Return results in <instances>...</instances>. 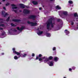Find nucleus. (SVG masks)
<instances>
[{
  "instance_id": "nucleus-22",
  "label": "nucleus",
  "mask_w": 78,
  "mask_h": 78,
  "mask_svg": "<svg viewBox=\"0 0 78 78\" xmlns=\"http://www.w3.org/2000/svg\"><path fill=\"white\" fill-rule=\"evenodd\" d=\"M5 12H2V14H3V15H4V17H5V15H4L5 14Z\"/></svg>"
},
{
  "instance_id": "nucleus-11",
  "label": "nucleus",
  "mask_w": 78,
  "mask_h": 78,
  "mask_svg": "<svg viewBox=\"0 0 78 78\" xmlns=\"http://www.w3.org/2000/svg\"><path fill=\"white\" fill-rule=\"evenodd\" d=\"M62 13L64 14V15H66L67 14V12L66 11H63L62 12Z\"/></svg>"
},
{
  "instance_id": "nucleus-8",
  "label": "nucleus",
  "mask_w": 78,
  "mask_h": 78,
  "mask_svg": "<svg viewBox=\"0 0 78 78\" xmlns=\"http://www.w3.org/2000/svg\"><path fill=\"white\" fill-rule=\"evenodd\" d=\"M36 17V16H34V15H30L29 16V19H34Z\"/></svg>"
},
{
  "instance_id": "nucleus-4",
  "label": "nucleus",
  "mask_w": 78,
  "mask_h": 78,
  "mask_svg": "<svg viewBox=\"0 0 78 78\" xmlns=\"http://www.w3.org/2000/svg\"><path fill=\"white\" fill-rule=\"evenodd\" d=\"M12 50L13 51V53H15V54H16V55H20V53L19 52H17L16 51H15V48H13Z\"/></svg>"
},
{
  "instance_id": "nucleus-5",
  "label": "nucleus",
  "mask_w": 78,
  "mask_h": 78,
  "mask_svg": "<svg viewBox=\"0 0 78 78\" xmlns=\"http://www.w3.org/2000/svg\"><path fill=\"white\" fill-rule=\"evenodd\" d=\"M43 33V32L42 31H41L40 30H38L37 32V34L38 35V36H40Z\"/></svg>"
},
{
  "instance_id": "nucleus-40",
  "label": "nucleus",
  "mask_w": 78,
  "mask_h": 78,
  "mask_svg": "<svg viewBox=\"0 0 78 78\" xmlns=\"http://www.w3.org/2000/svg\"><path fill=\"white\" fill-rule=\"evenodd\" d=\"M2 55H4V53H2Z\"/></svg>"
},
{
  "instance_id": "nucleus-1",
  "label": "nucleus",
  "mask_w": 78,
  "mask_h": 78,
  "mask_svg": "<svg viewBox=\"0 0 78 78\" xmlns=\"http://www.w3.org/2000/svg\"><path fill=\"white\" fill-rule=\"evenodd\" d=\"M55 23V21H54V20H49L47 23V29L48 30H49V28H50V27L51 28L53 27Z\"/></svg>"
},
{
  "instance_id": "nucleus-27",
  "label": "nucleus",
  "mask_w": 78,
  "mask_h": 78,
  "mask_svg": "<svg viewBox=\"0 0 78 78\" xmlns=\"http://www.w3.org/2000/svg\"><path fill=\"white\" fill-rule=\"evenodd\" d=\"M53 50H56V48L55 47H54L53 48Z\"/></svg>"
},
{
  "instance_id": "nucleus-19",
  "label": "nucleus",
  "mask_w": 78,
  "mask_h": 78,
  "mask_svg": "<svg viewBox=\"0 0 78 78\" xmlns=\"http://www.w3.org/2000/svg\"><path fill=\"white\" fill-rule=\"evenodd\" d=\"M68 2L70 4H72V3H73V1L70 0Z\"/></svg>"
},
{
  "instance_id": "nucleus-13",
  "label": "nucleus",
  "mask_w": 78,
  "mask_h": 78,
  "mask_svg": "<svg viewBox=\"0 0 78 78\" xmlns=\"http://www.w3.org/2000/svg\"><path fill=\"white\" fill-rule=\"evenodd\" d=\"M56 9H61V7L58 5H57L56 6Z\"/></svg>"
},
{
  "instance_id": "nucleus-34",
  "label": "nucleus",
  "mask_w": 78,
  "mask_h": 78,
  "mask_svg": "<svg viewBox=\"0 0 78 78\" xmlns=\"http://www.w3.org/2000/svg\"><path fill=\"white\" fill-rule=\"evenodd\" d=\"M9 19V17H8V19L7 20V21H8Z\"/></svg>"
},
{
  "instance_id": "nucleus-37",
  "label": "nucleus",
  "mask_w": 78,
  "mask_h": 78,
  "mask_svg": "<svg viewBox=\"0 0 78 78\" xmlns=\"http://www.w3.org/2000/svg\"><path fill=\"white\" fill-rule=\"evenodd\" d=\"M39 10H41V9H42V8H39Z\"/></svg>"
},
{
  "instance_id": "nucleus-10",
  "label": "nucleus",
  "mask_w": 78,
  "mask_h": 78,
  "mask_svg": "<svg viewBox=\"0 0 78 78\" xmlns=\"http://www.w3.org/2000/svg\"><path fill=\"white\" fill-rule=\"evenodd\" d=\"M65 33H66V35H68V34L70 33L69 31H67V30H65Z\"/></svg>"
},
{
  "instance_id": "nucleus-25",
  "label": "nucleus",
  "mask_w": 78,
  "mask_h": 78,
  "mask_svg": "<svg viewBox=\"0 0 78 78\" xmlns=\"http://www.w3.org/2000/svg\"><path fill=\"white\" fill-rule=\"evenodd\" d=\"M0 26H2V27H4V25L1 24V23H0Z\"/></svg>"
},
{
  "instance_id": "nucleus-18",
  "label": "nucleus",
  "mask_w": 78,
  "mask_h": 78,
  "mask_svg": "<svg viewBox=\"0 0 78 78\" xmlns=\"http://www.w3.org/2000/svg\"><path fill=\"white\" fill-rule=\"evenodd\" d=\"M27 55L26 54H24L23 56H21V57H22L23 58H25V57H26V56H27Z\"/></svg>"
},
{
  "instance_id": "nucleus-9",
  "label": "nucleus",
  "mask_w": 78,
  "mask_h": 78,
  "mask_svg": "<svg viewBox=\"0 0 78 78\" xmlns=\"http://www.w3.org/2000/svg\"><path fill=\"white\" fill-rule=\"evenodd\" d=\"M11 6H13V7L12 8V9H16L17 8V7H16V5H14V4L12 5Z\"/></svg>"
},
{
  "instance_id": "nucleus-45",
  "label": "nucleus",
  "mask_w": 78,
  "mask_h": 78,
  "mask_svg": "<svg viewBox=\"0 0 78 78\" xmlns=\"http://www.w3.org/2000/svg\"><path fill=\"white\" fill-rule=\"evenodd\" d=\"M1 4V2H0V5Z\"/></svg>"
},
{
  "instance_id": "nucleus-2",
  "label": "nucleus",
  "mask_w": 78,
  "mask_h": 78,
  "mask_svg": "<svg viewBox=\"0 0 78 78\" xmlns=\"http://www.w3.org/2000/svg\"><path fill=\"white\" fill-rule=\"evenodd\" d=\"M45 59V60L44 61V62L45 63L47 62L48 61V59L47 58V57H43L41 58H40L39 59V61H42V62L43 61V59Z\"/></svg>"
},
{
  "instance_id": "nucleus-47",
  "label": "nucleus",
  "mask_w": 78,
  "mask_h": 78,
  "mask_svg": "<svg viewBox=\"0 0 78 78\" xmlns=\"http://www.w3.org/2000/svg\"><path fill=\"white\" fill-rule=\"evenodd\" d=\"M34 60H36V59H35Z\"/></svg>"
},
{
  "instance_id": "nucleus-39",
  "label": "nucleus",
  "mask_w": 78,
  "mask_h": 78,
  "mask_svg": "<svg viewBox=\"0 0 78 78\" xmlns=\"http://www.w3.org/2000/svg\"><path fill=\"white\" fill-rule=\"evenodd\" d=\"M73 69H75V67H73Z\"/></svg>"
},
{
  "instance_id": "nucleus-41",
  "label": "nucleus",
  "mask_w": 78,
  "mask_h": 78,
  "mask_svg": "<svg viewBox=\"0 0 78 78\" xmlns=\"http://www.w3.org/2000/svg\"><path fill=\"white\" fill-rule=\"evenodd\" d=\"M0 30H3V28H0Z\"/></svg>"
},
{
  "instance_id": "nucleus-28",
  "label": "nucleus",
  "mask_w": 78,
  "mask_h": 78,
  "mask_svg": "<svg viewBox=\"0 0 78 78\" xmlns=\"http://www.w3.org/2000/svg\"><path fill=\"white\" fill-rule=\"evenodd\" d=\"M38 56L39 57H42V55L41 54H39Z\"/></svg>"
},
{
  "instance_id": "nucleus-36",
  "label": "nucleus",
  "mask_w": 78,
  "mask_h": 78,
  "mask_svg": "<svg viewBox=\"0 0 78 78\" xmlns=\"http://www.w3.org/2000/svg\"><path fill=\"white\" fill-rule=\"evenodd\" d=\"M3 9H4L5 10H6V8H5V7H3Z\"/></svg>"
},
{
  "instance_id": "nucleus-26",
  "label": "nucleus",
  "mask_w": 78,
  "mask_h": 78,
  "mask_svg": "<svg viewBox=\"0 0 78 78\" xmlns=\"http://www.w3.org/2000/svg\"><path fill=\"white\" fill-rule=\"evenodd\" d=\"M74 24V23H73V22H72L71 23V24L72 25H73Z\"/></svg>"
},
{
  "instance_id": "nucleus-46",
  "label": "nucleus",
  "mask_w": 78,
  "mask_h": 78,
  "mask_svg": "<svg viewBox=\"0 0 78 78\" xmlns=\"http://www.w3.org/2000/svg\"><path fill=\"white\" fill-rule=\"evenodd\" d=\"M15 31H16L17 30H15Z\"/></svg>"
},
{
  "instance_id": "nucleus-38",
  "label": "nucleus",
  "mask_w": 78,
  "mask_h": 78,
  "mask_svg": "<svg viewBox=\"0 0 78 78\" xmlns=\"http://www.w3.org/2000/svg\"><path fill=\"white\" fill-rule=\"evenodd\" d=\"M8 13H5V16H8Z\"/></svg>"
},
{
  "instance_id": "nucleus-21",
  "label": "nucleus",
  "mask_w": 78,
  "mask_h": 78,
  "mask_svg": "<svg viewBox=\"0 0 78 78\" xmlns=\"http://www.w3.org/2000/svg\"><path fill=\"white\" fill-rule=\"evenodd\" d=\"M12 21H14V22H17L18 21V20H17L13 19L12 20Z\"/></svg>"
},
{
  "instance_id": "nucleus-49",
  "label": "nucleus",
  "mask_w": 78,
  "mask_h": 78,
  "mask_svg": "<svg viewBox=\"0 0 78 78\" xmlns=\"http://www.w3.org/2000/svg\"><path fill=\"white\" fill-rule=\"evenodd\" d=\"M58 30H59V29H58Z\"/></svg>"
},
{
  "instance_id": "nucleus-14",
  "label": "nucleus",
  "mask_w": 78,
  "mask_h": 78,
  "mask_svg": "<svg viewBox=\"0 0 78 78\" xmlns=\"http://www.w3.org/2000/svg\"><path fill=\"white\" fill-rule=\"evenodd\" d=\"M58 59L59 58H58V57H54V61H55V62H57V61H58Z\"/></svg>"
},
{
  "instance_id": "nucleus-15",
  "label": "nucleus",
  "mask_w": 78,
  "mask_h": 78,
  "mask_svg": "<svg viewBox=\"0 0 78 78\" xmlns=\"http://www.w3.org/2000/svg\"><path fill=\"white\" fill-rule=\"evenodd\" d=\"M19 58H20V56L18 57L16 55H15L14 56V59H19Z\"/></svg>"
},
{
  "instance_id": "nucleus-3",
  "label": "nucleus",
  "mask_w": 78,
  "mask_h": 78,
  "mask_svg": "<svg viewBox=\"0 0 78 78\" xmlns=\"http://www.w3.org/2000/svg\"><path fill=\"white\" fill-rule=\"evenodd\" d=\"M27 23H28V24H30V25H31L32 26H36V25H37V23H31L29 21L27 22Z\"/></svg>"
},
{
  "instance_id": "nucleus-42",
  "label": "nucleus",
  "mask_w": 78,
  "mask_h": 78,
  "mask_svg": "<svg viewBox=\"0 0 78 78\" xmlns=\"http://www.w3.org/2000/svg\"><path fill=\"white\" fill-rule=\"evenodd\" d=\"M3 2H5V0H2Z\"/></svg>"
},
{
  "instance_id": "nucleus-35",
  "label": "nucleus",
  "mask_w": 78,
  "mask_h": 78,
  "mask_svg": "<svg viewBox=\"0 0 78 78\" xmlns=\"http://www.w3.org/2000/svg\"><path fill=\"white\" fill-rule=\"evenodd\" d=\"M69 71H72V69L71 68H69Z\"/></svg>"
},
{
  "instance_id": "nucleus-48",
  "label": "nucleus",
  "mask_w": 78,
  "mask_h": 78,
  "mask_svg": "<svg viewBox=\"0 0 78 78\" xmlns=\"http://www.w3.org/2000/svg\"><path fill=\"white\" fill-rule=\"evenodd\" d=\"M20 12H21V11H20Z\"/></svg>"
},
{
  "instance_id": "nucleus-32",
  "label": "nucleus",
  "mask_w": 78,
  "mask_h": 78,
  "mask_svg": "<svg viewBox=\"0 0 78 78\" xmlns=\"http://www.w3.org/2000/svg\"><path fill=\"white\" fill-rule=\"evenodd\" d=\"M9 5V3H7L6 4V6H8V5Z\"/></svg>"
},
{
  "instance_id": "nucleus-12",
  "label": "nucleus",
  "mask_w": 78,
  "mask_h": 78,
  "mask_svg": "<svg viewBox=\"0 0 78 78\" xmlns=\"http://www.w3.org/2000/svg\"><path fill=\"white\" fill-rule=\"evenodd\" d=\"M20 5L22 8H25V5L23 4H20Z\"/></svg>"
},
{
  "instance_id": "nucleus-7",
  "label": "nucleus",
  "mask_w": 78,
  "mask_h": 78,
  "mask_svg": "<svg viewBox=\"0 0 78 78\" xmlns=\"http://www.w3.org/2000/svg\"><path fill=\"white\" fill-rule=\"evenodd\" d=\"M23 12L24 13H29V12H30V11L29 10H28L24 9V10Z\"/></svg>"
},
{
  "instance_id": "nucleus-6",
  "label": "nucleus",
  "mask_w": 78,
  "mask_h": 78,
  "mask_svg": "<svg viewBox=\"0 0 78 78\" xmlns=\"http://www.w3.org/2000/svg\"><path fill=\"white\" fill-rule=\"evenodd\" d=\"M53 62L51 61L48 63V64L50 66H53Z\"/></svg>"
},
{
  "instance_id": "nucleus-43",
  "label": "nucleus",
  "mask_w": 78,
  "mask_h": 78,
  "mask_svg": "<svg viewBox=\"0 0 78 78\" xmlns=\"http://www.w3.org/2000/svg\"><path fill=\"white\" fill-rule=\"evenodd\" d=\"M64 78H66V77H64Z\"/></svg>"
},
{
  "instance_id": "nucleus-31",
  "label": "nucleus",
  "mask_w": 78,
  "mask_h": 78,
  "mask_svg": "<svg viewBox=\"0 0 78 78\" xmlns=\"http://www.w3.org/2000/svg\"><path fill=\"white\" fill-rule=\"evenodd\" d=\"M32 56H34V54L32 53Z\"/></svg>"
},
{
  "instance_id": "nucleus-20",
  "label": "nucleus",
  "mask_w": 78,
  "mask_h": 78,
  "mask_svg": "<svg viewBox=\"0 0 78 78\" xmlns=\"http://www.w3.org/2000/svg\"><path fill=\"white\" fill-rule=\"evenodd\" d=\"M50 34H46V36L47 37H50Z\"/></svg>"
},
{
  "instance_id": "nucleus-30",
  "label": "nucleus",
  "mask_w": 78,
  "mask_h": 78,
  "mask_svg": "<svg viewBox=\"0 0 78 78\" xmlns=\"http://www.w3.org/2000/svg\"><path fill=\"white\" fill-rule=\"evenodd\" d=\"M38 59H39V58L38 57H36V59L37 60Z\"/></svg>"
},
{
  "instance_id": "nucleus-17",
  "label": "nucleus",
  "mask_w": 78,
  "mask_h": 78,
  "mask_svg": "<svg viewBox=\"0 0 78 78\" xmlns=\"http://www.w3.org/2000/svg\"><path fill=\"white\" fill-rule=\"evenodd\" d=\"M32 3H33L34 5H37V2L36 1H33Z\"/></svg>"
},
{
  "instance_id": "nucleus-23",
  "label": "nucleus",
  "mask_w": 78,
  "mask_h": 78,
  "mask_svg": "<svg viewBox=\"0 0 78 78\" xmlns=\"http://www.w3.org/2000/svg\"><path fill=\"white\" fill-rule=\"evenodd\" d=\"M53 58V57L52 56H50L49 58V59H51Z\"/></svg>"
},
{
  "instance_id": "nucleus-24",
  "label": "nucleus",
  "mask_w": 78,
  "mask_h": 78,
  "mask_svg": "<svg viewBox=\"0 0 78 78\" xmlns=\"http://www.w3.org/2000/svg\"><path fill=\"white\" fill-rule=\"evenodd\" d=\"M77 16V13H75L74 14V17H76Z\"/></svg>"
},
{
  "instance_id": "nucleus-29",
  "label": "nucleus",
  "mask_w": 78,
  "mask_h": 78,
  "mask_svg": "<svg viewBox=\"0 0 78 78\" xmlns=\"http://www.w3.org/2000/svg\"><path fill=\"white\" fill-rule=\"evenodd\" d=\"M11 25H12V26H15V25H14V24L12 23L11 24Z\"/></svg>"
},
{
  "instance_id": "nucleus-44",
  "label": "nucleus",
  "mask_w": 78,
  "mask_h": 78,
  "mask_svg": "<svg viewBox=\"0 0 78 78\" xmlns=\"http://www.w3.org/2000/svg\"><path fill=\"white\" fill-rule=\"evenodd\" d=\"M51 1H53V0H50Z\"/></svg>"
},
{
  "instance_id": "nucleus-33",
  "label": "nucleus",
  "mask_w": 78,
  "mask_h": 78,
  "mask_svg": "<svg viewBox=\"0 0 78 78\" xmlns=\"http://www.w3.org/2000/svg\"><path fill=\"white\" fill-rule=\"evenodd\" d=\"M13 11L15 12H17V11L16 10H15L14 9L13 10Z\"/></svg>"
},
{
  "instance_id": "nucleus-16",
  "label": "nucleus",
  "mask_w": 78,
  "mask_h": 78,
  "mask_svg": "<svg viewBox=\"0 0 78 78\" xmlns=\"http://www.w3.org/2000/svg\"><path fill=\"white\" fill-rule=\"evenodd\" d=\"M17 29L18 30H19L20 31H21V30H22L23 29V28L22 27L20 29V28H19V27H17Z\"/></svg>"
}]
</instances>
